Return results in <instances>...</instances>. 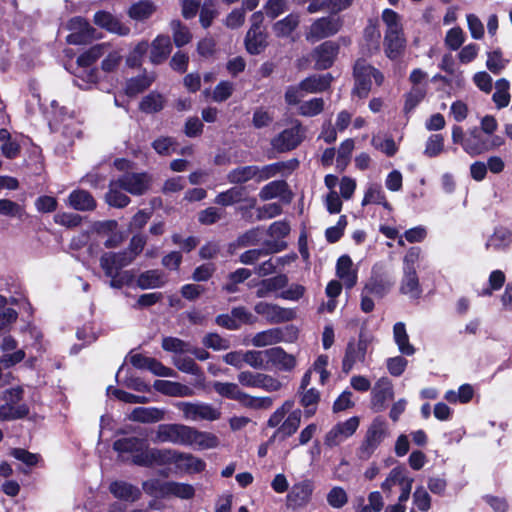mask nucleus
I'll use <instances>...</instances> for the list:
<instances>
[{"label": "nucleus", "instance_id": "4", "mask_svg": "<svg viewBox=\"0 0 512 512\" xmlns=\"http://www.w3.org/2000/svg\"><path fill=\"white\" fill-rule=\"evenodd\" d=\"M370 343L371 337L363 332L359 334L358 340L352 339L348 342L342 359V371L344 373H349L355 364L365 361Z\"/></svg>", "mask_w": 512, "mask_h": 512}, {"label": "nucleus", "instance_id": "44", "mask_svg": "<svg viewBox=\"0 0 512 512\" xmlns=\"http://www.w3.org/2000/svg\"><path fill=\"white\" fill-rule=\"evenodd\" d=\"M213 389L220 396L241 402L244 392L239 388V385L232 382L215 381L212 384Z\"/></svg>", "mask_w": 512, "mask_h": 512}, {"label": "nucleus", "instance_id": "37", "mask_svg": "<svg viewBox=\"0 0 512 512\" xmlns=\"http://www.w3.org/2000/svg\"><path fill=\"white\" fill-rule=\"evenodd\" d=\"M288 279L285 275L279 274L274 277L264 279L258 284L256 295L259 298H265L271 293L276 292L286 286Z\"/></svg>", "mask_w": 512, "mask_h": 512}, {"label": "nucleus", "instance_id": "59", "mask_svg": "<svg viewBox=\"0 0 512 512\" xmlns=\"http://www.w3.org/2000/svg\"><path fill=\"white\" fill-rule=\"evenodd\" d=\"M303 391V394L301 396V404L302 406L305 407V415L307 417H311L312 415H314L315 411H316V405L320 399V395H319V392L314 389V388H310V389H306V390H302Z\"/></svg>", "mask_w": 512, "mask_h": 512}, {"label": "nucleus", "instance_id": "57", "mask_svg": "<svg viewBox=\"0 0 512 512\" xmlns=\"http://www.w3.org/2000/svg\"><path fill=\"white\" fill-rule=\"evenodd\" d=\"M164 107V98L161 94L151 92L140 103V110L145 113H155Z\"/></svg>", "mask_w": 512, "mask_h": 512}, {"label": "nucleus", "instance_id": "6", "mask_svg": "<svg viewBox=\"0 0 512 512\" xmlns=\"http://www.w3.org/2000/svg\"><path fill=\"white\" fill-rule=\"evenodd\" d=\"M342 27L340 17L328 16L315 20L306 32V39L311 42L335 35Z\"/></svg>", "mask_w": 512, "mask_h": 512}, {"label": "nucleus", "instance_id": "41", "mask_svg": "<svg viewBox=\"0 0 512 512\" xmlns=\"http://www.w3.org/2000/svg\"><path fill=\"white\" fill-rule=\"evenodd\" d=\"M245 45L250 54H259L266 46V36L262 29L250 28L245 37Z\"/></svg>", "mask_w": 512, "mask_h": 512}, {"label": "nucleus", "instance_id": "2", "mask_svg": "<svg viewBox=\"0 0 512 512\" xmlns=\"http://www.w3.org/2000/svg\"><path fill=\"white\" fill-rule=\"evenodd\" d=\"M355 85L353 94L359 98H366L371 90L372 79L377 85H381L384 80L383 74L367 64L365 60H358L354 66Z\"/></svg>", "mask_w": 512, "mask_h": 512}, {"label": "nucleus", "instance_id": "27", "mask_svg": "<svg viewBox=\"0 0 512 512\" xmlns=\"http://www.w3.org/2000/svg\"><path fill=\"white\" fill-rule=\"evenodd\" d=\"M111 494L122 501L135 502L141 496V491L138 487L127 483L125 481H114L109 486Z\"/></svg>", "mask_w": 512, "mask_h": 512}, {"label": "nucleus", "instance_id": "62", "mask_svg": "<svg viewBox=\"0 0 512 512\" xmlns=\"http://www.w3.org/2000/svg\"><path fill=\"white\" fill-rule=\"evenodd\" d=\"M170 25L173 32V40L177 47H182L190 42L192 35L188 28L183 26L180 21L174 20Z\"/></svg>", "mask_w": 512, "mask_h": 512}, {"label": "nucleus", "instance_id": "10", "mask_svg": "<svg viewBox=\"0 0 512 512\" xmlns=\"http://www.w3.org/2000/svg\"><path fill=\"white\" fill-rule=\"evenodd\" d=\"M190 427L184 424H161L157 428L155 441L187 446Z\"/></svg>", "mask_w": 512, "mask_h": 512}, {"label": "nucleus", "instance_id": "42", "mask_svg": "<svg viewBox=\"0 0 512 512\" xmlns=\"http://www.w3.org/2000/svg\"><path fill=\"white\" fill-rule=\"evenodd\" d=\"M282 338L281 330L272 328L255 334L251 339V344L255 347H266L281 342Z\"/></svg>", "mask_w": 512, "mask_h": 512}, {"label": "nucleus", "instance_id": "39", "mask_svg": "<svg viewBox=\"0 0 512 512\" xmlns=\"http://www.w3.org/2000/svg\"><path fill=\"white\" fill-rule=\"evenodd\" d=\"M330 74L314 75L304 79L300 85L305 93H319L325 91L331 83Z\"/></svg>", "mask_w": 512, "mask_h": 512}, {"label": "nucleus", "instance_id": "54", "mask_svg": "<svg viewBox=\"0 0 512 512\" xmlns=\"http://www.w3.org/2000/svg\"><path fill=\"white\" fill-rule=\"evenodd\" d=\"M410 477L407 475L406 471L401 467L393 468L384 482L381 484V488L385 492H391L393 486H401L404 481H407Z\"/></svg>", "mask_w": 512, "mask_h": 512}, {"label": "nucleus", "instance_id": "38", "mask_svg": "<svg viewBox=\"0 0 512 512\" xmlns=\"http://www.w3.org/2000/svg\"><path fill=\"white\" fill-rule=\"evenodd\" d=\"M165 283V275L159 270H148L137 278V286L143 290L159 288Z\"/></svg>", "mask_w": 512, "mask_h": 512}, {"label": "nucleus", "instance_id": "45", "mask_svg": "<svg viewBox=\"0 0 512 512\" xmlns=\"http://www.w3.org/2000/svg\"><path fill=\"white\" fill-rule=\"evenodd\" d=\"M299 22V15L291 13L274 23L272 29L277 37H288L297 28Z\"/></svg>", "mask_w": 512, "mask_h": 512}, {"label": "nucleus", "instance_id": "31", "mask_svg": "<svg viewBox=\"0 0 512 512\" xmlns=\"http://www.w3.org/2000/svg\"><path fill=\"white\" fill-rule=\"evenodd\" d=\"M312 491V484L308 481L295 484L287 496L288 503L293 507H302L309 502Z\"/></svg>", "mask_w": 512, "mask_h": 512}, {"label": "nucleus", "instance_id": "9", "mask_svg": "<svg viewBox=\"0 0 512 512\" xmlns=\"http://www.w3.org/2000/svg\"><path fill=\"white\" fill-rule=\"evenodd\" d=\"M175 450L145 448L144 451L133 456V463L140 466L174 464Z\"/></svg>", "mask_w": 512, "mask_h": 512}, {"label": "nucleus", "instance_id": "15", "mask_svg": "<svg viewBox=\"0 0 512 512\" xmlns=\"http://www.w3.org/2000/svg\"><path fill=\"white\" fill-rule=\"evenodd\" d=\"M394 285V280L386 275L373 271L363 289L376 298L385 297Z\"/></svg>", "mask_w": 512, "mask_h": 512}, {"label": "nucleus", "instance_id": "20", "mask_svg": "<svg viewBox=\"0 0 512 512\" xmlns=\"http://www.w3.org/2000/svg\"><path fill=\"white\" fill-rule=\"evenodd\" d=\"M285 242H277V241H266L265 248L263 249H252L245 251L240 256V262L246 265H252L256 261H258L261 257L266 256L271 253H277L286 248Z\"/></svg>", "mask_w": 512, "mask_h": 512}, {"label": "nucleus", "instance_id": "46", "mask_svg": "<svg viewBox=\"0 0 512 512\" xmlns=\"http://www.w3.org/2000/svg\"><path fill=\"white\" fill-rule=\"evenodd\" d=\"M144 446V441L136 437L119 439L113 445L114 449L120 454L132 453V457L144 451Z\"/></svg>", "mask_w": 512, "mask_h": 512}, {"label": "nucleus", "instance_id": "60", "mask_svg": "<svg viewBox=\"0 0 512 512\" xmlns=\"http://www.w3.org/2000/svg\"><path fill=\"white\" fill-rule=\"evenodd\" d=\"M0 215L22 219L25 215V209L10 199H0Z\"/></svg>", "mask_w": 512, "mask_h": 512}, {"label": "nucleus", "instance_id": "24", "mask_svg": "<svg viewBox=\"0 0 512 512\" xmlns=\"http://www.w3.org/2000/svg\"><path fill=\"white\" fill-rule=\"evenodd\" d=\"M94 23L99 27L120 36H126L130 33V28L128 26L122 24L112 14L105 11H99L94 15Z\"/></svg>", "mask_w": 512, "mask_h": 512}, {"label": "nucleus", "instance_id": "55", "mask_svg": "<svg viewBox=\"0 0 512 512\" xmlns=\"http://www.w3.org/2000/svg\"><path fill=\"white\" fill-rule=\"evenodd\" d=\"M286 190L287 184L284 181H272L262 187L259 197L262 200L267 201L282 196Z\"/></svg>", "mask_w": 512, "mask_h": 512}, {"label": "nucleus", "instance_id": "34", "mask_svg": "<svg viewBox=\"0 0 512 512\" xmlns=\"http://www.w3.org/2000/svg\"><path fill=\"white\" fill-rule=\"evenodd\" d=\"M400 292L411 299H418L422 294L417 271H403Z\"/></svg>", "mask_w": 512, "mask_h": 512}, {"label": "nucleus", "instance_id": "58", "mask_svg": "<svg viewBox=\"0 0 512 512\" xmlns=\"http://www.w3.org/2000/svg\"><path fill=\"white\" fill-rule=\"evenodd\" d=\"M294 407V401L287 400L279 408H277L267 421V426L270 428H278L286 416Z\"/></svg>", "mask_w": 512, "mask_h": 512}, {"label": "nucleus", "instance_id": "32", "mask_svg": "<svg viewBox=\"0 0 512 512\" xmlns=\"http://www.w3.org/2000/svg\"><path fill=\"white\" fill-rule=\"evenodd\" d=\"M165 410L157 407H137L134 408L129 419L141 423H155L163 420Z\"/></svg>", "mask_w": 512, "mask_h": 512}, {"label": "nucleus", "instance_id": "29", "mask_svg": "<svg viewBox=\"0 0 512 512\" xmlns=\"http://www.w3.org/2000/svg\"><path fill=\"white\" fill-rule=\"evenodd\" d=\"M512 243V232L503 227L496 228L485 243L487 250L505 251Z\"/></svg>", "mask_w": 512, "mask_h": 512}, {"label": "nucleus", "instance_id": "30", "mask_svg": "<svg viewBox=\"0 0 512 512\" xmlns=\"http://www.w3.org/2000/svg\"><path fill=\"white\" fill-rule=\"evenodd\" d=\"M297 165V160H291L287 162H276L263 167L257 166V181L261 182L269 178L275 177L278 174H283L287 171H291Z\"/></svg>", "mask_w": 512, "mask_h": 512}, {"label": "nucleus", "instance_id": "14", "mask_svg": "<svg viewBox=\"0 0 512 512\" xmlns=\"http://www.w3.org/2000/svg\"><path fill=\"white\" fill-rule=\"evenodd\" d=\"M463 149L471 156L482 154L491 149L490 141L475 127L468 131L463 141Z\"/></svg>", "mask_w": 512, "mask_h": 512}, {"label": "nucleus", "instance_id": "40", "mask_svg": "<svg viewBox=\"0 0 512 512\" xmlns=\"http://www.w3.org/2000/svg\"><path fill=\"white\" fill-rule=\"evenodd\" d=\"M156 11V5L150 0H141L132 4L128 10V15L135 21H144L151 17Z\"/></svg>", "mask_w": 512, "mask_h": 512}, {"label": "nucleus", "instance_id": "19", "mask_svg": "<svg viewBox=\"0 0 512 512\" xmlns=\"http://www.w3.org/2000/svg\"><path fill=\"white\" fill-rule=\"evenodd\" d=\"M393 398V386L387 377L378 379L372 388V405L380 411L384 408L386 401Z\"/></svg>", "mask_w": 512, "mask_h": 512}, {"label": "nucleus", "instance_id": "5", "mask_svg": "<svg viewBox=\"0 0 512 512\" xmlns=\"http://www.w3.org/2000/svg\"><path fill=\"white\" fill-rule=\"evenodd\" d=\"M388 435L389 431L386 420L381 417L375 418L369 426L360 447V457L364 459L369 458Z\"/></svg>", "mask_w": 512, "mask_h": 512}, {"label": "nucleus", "instance_id": "26", "mask_svg": "<svg viewBox=\"0 0 512 512\" xmlns=\"http://www.w3.org/2000/svg\"><path fill=\"white\" fill-rule=\"evenodd\" d=\"M67 205L77 211H91L96 207L94 197L86 190L76 189L67 198Z\"/></svg>", "mask_w": 512, "mask_h": 512}, {"label": "nucleus", "instance_id": "56", "mask_svg": "<svg viewBox=\"0 0 512 512\" xmlns=\"http://www.w3.org/2000/svg\"><path fill=\"white\" fill-rule=\"evenodd\" d=\"M426 86H413L405 96L404 112L410 113L424 99Z\"/></svg>", "mask_w": 512, "mask_h": 512}, {"label": "nucleus", "instance_id": "35", "mask_svg": "<svg viewBox=\"0 0 512 512\" xmlns=\"http://www.w3.org/2000/svg\"><path fill=\"white\" fill-rule=\"evenodd\" d=\"M300 422L301 411L298 409H292L290 413L286 416L282 424L276 429L273 436L270 438V441H273L278 436L282 438H287L293 435L299 428Z\"/></svg>", "mask_w": 512, "mask_h": 512}, {"label": "nucleus", "instance_id": "33", "mask_svg": "<svg viewBox=\"0 0 512 512\" xmlns=\"http://www.w3.org/2000/svg\"><path fill=\"white\" fill-rule=\"evenodd\" d=\"M393 340L398 347L399 352L405 356H412L416 349L409 341V335L405 323L397 322L393 326Z\"/></svg>", "mask_w": 512, "mask_h": 512}, {"label": "nucleus", "instance_id": "22", "mask_svg": "<svg viewBox=\"0 0 512 512\" xmlns=\"http://www.w3.org/2000/svg\"><path fill=\"white\" fill-rule=\"evenodd\" d=\"M296 358L286 353L281 347L268 349V365L282 371H291L296 367Z\"/></svg>", "mask_w": 512, "mask_h": 512}, {"label": "nucleus", "instance_id": "16", "mask_svg": "<svg viewBox=\"0 0 512 512\" xmlns=\"http://www.w3.org/2000/svg\"><path fill=\"white\" fill-rule=\"evenodd\" d=\"M153 388L157 392L170 397H193L195 395L192 387L175 381L156 380L153 383Z\"/></svg>", "mask_w": 512, "mask_h": 512}, {"label": "nucleus", "instance_id": "25", "mask_svg": "<svg viewBox=\"0 0 512 512\" xmlns=\"http://www.w3.org/2000/svg\"><path fill=\"white\" fill-rule=\"evenodd\" d=\"M172 51V44L169 36L158 35L151 43L150 61L158 65L164 62Z\"/></svg>", "mask_w": 512, "mask_h": 512}, {"label": "nucleus", "instance_id": "7", "mask_svg": "<svg viewBox=\"0 0 512 512\" xmlns=\"http://www.w3.org/2000/svg\"><path fill=\"white\" fill-rule=\"evenodd\" d=\"M305 138V128L296 123L283 130L271 142L272 147L279 152H286L298 147Z\"/></svg>", "mask_w": 512, "mask_h": 512}, {"label": "nucleus", "instance_id": "28", "mask_svg": "<svg viewBox=\"0 0 512 512\" xmlns=\"http://www.w3.org/2000/svg\"><path fill=\"white\" fill-rule=\"evenodd\" d=\"M254 310L257 314L266 318L267 321L278 323L289 319L291 312L277 305L259 302L255 305Z\"/></svg>", "mask_w": 512, "mask_h": 512}, {"label": "nucleus", "instance_id": "1", "mask_svg": "<svg viewBox=\"0 0 512 512\" xmlns=\"http://www.w3.org/2000/svg\"><path fill=\"white\" fill-rule=\"evenodd\" d=\"M173 406L182 413V418L189 422L217 421L221 418L220 409L206 402L177 401Z\"/></svg>", "mask_w": 512, "mask_h": 512}, {"label": "nucleus", "instance_id": "53", "mask_svg": "<svg viewBox=\"0 0 512 512\" xmlns=\"http://www.w3.org/2000/svg\"><path fill=\"white\" fill-rule=\"evenodd\" d=\"M245 364L254 369H267L268 365V349L266 350H249L245 352Z\"/></svg>", "mask_w": 512, "mask_h": 512}, {"label": "nucleus", "instance_id": "18", "mask_svg": "<svg viewBox=\"0 0 512 512\" xmlns=\"http://www.w3.org/2000/svg\"><path fill=\"white\" fill-rule=\"evenodd\" d=\"M219 444L220 440L214 433L190 427L187 446L195 447L198 450H208L217 448Z\"/></svg>", "mask_w": 512, "mask_h": 512}, {"label": "nucleus", "instance_id": "23", "mask_svg": "<svg viewBox=\"0 0 512 512\" xmlns=\"http://www.w3.org/2000/svg\"><path fill=\"white\" fill-rule=\"evenodd\" d=\"M174 464L179 471L189 474L200 473L206 467V463L201 458L177 451L175 452Z\"/></svg>", "mask_w": 512, "mask_h": 512}, {"label": "nucleus", "instance_id": "12", "mask_svg": "<svg viewBox=\"0 0 512 512\" xmlns=\"http://www.w3.org/2000/svg\"><path fill=\"white\" fill-rule=\"evenodd\" d=\"M133 261V254L129 252L104 253L100 258V266L106 276H113L123 267L128 266Z\"/></svg>", "mask_w": 512, "mask_h": 512}, {"label": "nucleus", "instance_id": "11", "mask_svg": "<svg viewBox=\"0 0 512 512\" xmlns=\"http://www.w3.org/2000/svg\"><path fill=\"white\" fill-rule=\"evenodd\" d=\"M67 28L71 31L67 36V42L69 44H83L93 37L94 29L82 17L70 19Z\"/></svg>", "mask_w": 512, "mask_h": 512}, {"label": "nucleus", "instance_id": "13", "mask_svg": "<svg viewBox=\"0 0 512 512\" xmlns=\"http://www.w3.org/2000/svg\"><path fill=\"white\" fill-rule=\"evenodd\" d=\"M117 180L119 186L132 195L144 194L150 183V178L146 173H126Z\"/></svg>", "mask_w": 512, "mask_h": 512}, {"label": "nucleus", "instance_id": "21", "mask_svg": "<svg viewBox=\"0 0 512 512\" xmlns=\"http://www.w3.org/2000/svg\"><path fill=\"white\" fill-rule=\"evenodd\" d=\"M338 53V46L331 41H327L318 46L313 52L315 66L317 69L329 68Z\"/></svg>", "mask_w": 512, "mask_h": 512}, {"label": "nucleus", "instance_id": "64", "mask_svg": "<svg viewBox=\"0 0 512 512\" xmlns=\"http://www.w3.org/2000/svg\"><path fill=\"white\" fill-rule=\"evenodd\" d=\"M370 203L381 204L385 208H389V204L386 201L385 195L379 185H371L367 189L362 201V205H367Z\"/></svg>", "mask_w": 512, "mask_h": 512}, {"label": "nucleus", "instance_id": "52", "mask_svg": "<svg viewBox=\"0 0 512 512\" xmlns=\"http://www.w3.org/2000/svg\"><path fill=\"white\" fill-rule=\"evenodd\" d=\"M256 171L257 166L238 167L228 173L227 179L233 184L245 183L251 179L257 180Z\"/></svg>", "mask_w": 512, "mask_h": 512}, {"label": "nucleus", "instance_id": "50", "mask_svg": "<svg viewBox=\"0 0 512 512\" xmlns=\"http://www.w3.org/2000/svg\"><path fill=\"white\" fill-rule=\"evenodd\" d=\"M120 189L122 188L119 186L118 180L111 181L109 191L106 194V202L110 206L123 208L129 204V197L121 192Z\"/></svg>", "mask_w": 512, "mask_h": 512}, {"label": "nucleus", "instance_id": "8", "mask_svg": "<svg viewBox=\"0 0 512 512\" xmlns=\"http://www.w3.org/2000/svg\"><path fill=\"white\" fill-rule=\"evenodd\" d=\"M358 417H351L344 422L334 425L325 435L324 443L329 447H335L351 437L359 427Z\"/></svg>", "mask_w": 512, "mask_h": 512}, {"label": "nucleus", "instance_id": "63", "mask_svg": "<svg viewBox=\"0 0 512 512\" xmlns=\"http://www.w3.org/2000/svg\"><path fill=\"white\" fill-rule=\"evenodd\" d=\"M324 109V100L322 98H313L304 101L299 105L298 112L300 115L312 117L320 114Z\"/></svg>", "mask_w": 512, "mask_h": 512}, {"label": "nucleus", "instance_id": "49", "mask_svg": "<svg viewBox=\"0 0 512 512\" xmlns=\"http://www.w3.org/2000/svg\"><path fill=\"white\" fill-rule=\"evenodd\" d=\"M510 83L507 79H498L495 83V92L492 96V100L498 109L508 106L510 102Z\"/></svg>", "mask_w": 512, "mask_h": 512}, {"label": "nucleus", "instance_id": "17", "mask_svg": "<svg viewBox=\"0 0 512 512\" xmlns=\"http://www.w3.org/2000/svg\"><path fill=\"white\" fill-rule=\"evenodd\" d=\"M336 275L346 289L353 288L358 280L357 269L348 255L339 257L336 264Z\"/></svg>", "mask_w": 512, "mask_h": 512}, {"label": "nucleus", "instance_id": "43", "mask_svg": "<svg viewBox=\"0 0 512 512\" xmlns=\"http://www.w3.org/2000/svg\"><path fill=\"white\" fill-rule=\"evenodd\" d=\"M110 49L109 44L101 43L91 47L85 53L81 54L77 63L80 68H89L97 59L106 54Z\"/></svg>", "mask_w": 512, "mask_h": 512}, {"label": "nucleus", "instance_id": "61", "mask_svg": "<svg viewBox=\"0 0 512 512\" xmlns=\"http://www.w3.org/2000/svg\"><path fill=\"white\" fill-rule=\"evenodd\" d=\"M240 404L250 409H269L273 405L271 397H254L244 392Z\"/></svg>", "mask_w": 512, "mask_h": 512}, {"label": "nucleus", "instance_id": "47", "mask_svg": "<svg viewBox=\"0 0 512 512\" xmlns=\"http://www.w3.org/2000/svg\"><path fill=\"white\" fill-rule=\"evenodd\" d=\"M245 198V188L234 186L224 192L219 193L214 202L222 206H230L241 202Z\"/></svg>", "mask_w": 512, "mask_h": 512}, {"label": "nucleus", "instance_id": "36", "mask_svg": "<svg viewBox=\"0 0 512 512\" xmlns=\"http://www.w3.org/2000/svg\"><path fill=\"white\" fill-rule=\"evenodd\" d=\"M405 45L406 39L404 37V32L384 35L385 54L390 59L398 58L403 52Z\"/></svg>", "mask_w": 512, "mask_h": 512}, {"label": "nucleus", "instance_id": "48", "mask_svg": "<svg viewBox=\"0 0 512 512\" xmlns=\"http://www.w3.org/2000/svg\"><path fill=\"white\" fill-rule=\"evenodd\" d=\"M381 19L385 24V34H399L403 31L401 16L392 9H384Z\"/></svg>", "mask_w": 512, "mask_h": 512}, {"label": "nucleus", "instance_id": "3", "mask_svg": "<svg viewBox=\"0 0 512 512\" xmlns=\"http://www.w3.org/2000/svg\"><path fill=\"white\" fill-rule=\"evenodd\" d=\"M143 489L152 495L168 497L175 496L180 499H191L195 495V489L188 483L174 481L160 482L158 480L146 481L143 483Z\"/></svg>", "mask_w": 512, "mask_h": 512}, {"label": "nucleus", "instance_id": "51", "mask_svg": "<svg viewBox=\"0 0 512 512\" xmlns=\"http://www.w3.org/2000/svg\"><path fill=\"white\" fill-rule=\"evenodd\" d=\"M154 80L155 76L153 74L131 78L126 84L125 93L128 96H135L147 89Z\"/></svg>", "mask_w": 512, "mask_h": 512}]
</instances>
